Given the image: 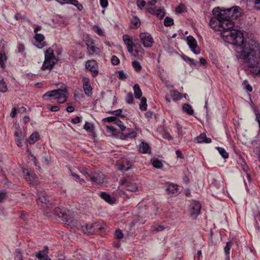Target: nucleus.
<instances>
[{
	"instance_id": "1a4fd4ad",
	"label": "nucleus",
	"mask_w": 260,
	"mask_h": 260,
	"mask_svg": "<svg viewBox=\"0 0 260 260\" xmlns=\"http://www.w3.org/2000/svg\"><path fill=\"white\" fill-rule=\"evenodd\" d=\"M92 235L99 234L103 236L106 233L107 225L105 224L94 222L92 223Z\"/></svg>"
},
{
	"instance_id": "9b49d317",
	"label": "nucleus",
	"mask_w": 260,
	"mask_h": 260,
	"mask_svg": "<svg viewBox=\"0 0 260 260\" xmlns=\"http://www.w3.org/2000/svg\"><path fill=\"white\" fill-rule=\"evenodd\" d=\"M122 185H124L126 189L131 191H136L138 188L137 184L132 181L129 177H127L121 180Z\"/></svg>"
},
{
	"instance_id": "393cba45",
	"label": "nucleus",
	"mask_w": 260,
	"mask_h": 260,
	"mask_svg": "<svg viewBox=\"0 0 260 260\" xmlns=\"http://www.w3.org/2000/svg\"><path fill=\"white\" fill-rule=\"evenodd\" d=\"M45 58L54 61L55 60H57L55 57L53 49L50 48L47 49L46 50L45 53Z\"/></svg>"
},
{
	"instance_id": "aec40b11",
	"label": "nucleus",
	"mask_w": 260,
	"mask_h": 260,
	"mask_svg": "<svg viewBox=\"0 0 260 260\" xmlns=\"http://www.w3.org/2000/svg\"><path fill=\"white\" fill-rule=\"evenodd\" d=\"M166 191H167L168 193H171L175 194V196L177 195L180 192L178 186L172 183L169 184L168 185L166 189Z\"/></svg>"
},
{
	"instance_id": "0eeeda50",
	"label": "nucleus",
	"mask_w": 260,
	"mask_h": 260,
	"mask_svg": "<svg viewBox=\"0 0 260 260\" xmlns=\"http://www.w3.org/2000/svg\"><path fill=\"white\" fill-rule=\"evenodd\" d=\"M217 25V30L221 31L225 29L232 28L234 26V23L230 19H224L223 20H218L214 24L216 27Z\"/></svg>"
},
{
	"instance_id": "f257e3e1",
	"label": "nucleus",
	"mask_w": 260,
	"mask_h": 260,
	"mask_svg": "<svg viewBox=\"0 0 260 260\" xmlns=\"http://www.w3.org/2000/svg\"><path fill=\"white\" fill-rule=\"evenodd\" d=\"M232 34H229V37L235 39L233 43L230 44L237 46L240 49V58L243 60L244 63H247L249 67H253L258 64L260 59L257 56L255 49L250 46L249 43L244 41L243 34L240 30L236 29H231Z\"/></svg>"
},
{
	"instance_id": "13d9d810",
	"label": "nucleus",
	"mask_w": 260,
	"mask_h": 260,
	"mask_svg": "<svg viewBox=\"0 0 260 260\" xmlns=\"http://www.w3.org/2000/svg\"><path fill=\"white\" fill-rule=\"evenodd\" d=\"M66 208H60L59 207H57L54 209L55 213L56 215H57L59 217H60L61 214L62 213L63 211Z\"/></svg>"
},
{
	"instance_id": "6e6552de",
	"label": "nucleus",
	"mask_w": 260,
	"mask_h": 260,
	"mask_svg": "<svg viewBox=\"0 0 260 260\" xmlns=\"http://www.w3.org/2000/svg\"><path fill=\"white\" fill-rule=\"evenodd\" d=\"M85 68L90 71L93 77H95L99 74L98 63L95 60L87 61L85 63Z\"/></svg>"
},
{
	"instance_id": "a878e982",
	"label": "nucleus",
	"mask_w": 260,
	"mask_h": 260,
	"mask_svg": "<svg viewBox=\"0 0 260 260\" xmlns=\"http://www.w3.org/2000/svg\"><path fill=\"white\" fill-rule=\"evenodd\" d=\"M233 241H230L226 243L224 247V252L225 254V260H230V253L231 248L233 245Z\"/></svg>"
},
{
	"instance_id": "6ab92c4d",
	"label": "nucleus",
	"mask_w": 260,
	"mask_h": 260,
	"mask_svg": "<svg viewBox=\"0 0 260 260\" xmlns=\"http://www.w3.org/2000/svg\"><path fill=\"white\" fill-rule=\"evenodd\" d=\"M194 141L198 143H210L212 142V140L211 138H207L206 135L205 133H202L200 134L199 136L195 138Z\"/></svg>"
},
{
	"instance_id": "864d4df0",
	"label": "nucleus",
	"mask_w": 260,
	"mask_h": 260,
	"mask_svg": "<svg viewBox=\"0 0 260 260\" xmlns=\"http://www.w3.org/2000/svg\"><path fill=\"white\" fill-rule=\"evenodd\" d=\"M118 78L120 80H124L127 78V75L125 74L122 70L118 71Z\"/></svg>"
},
{
	"instance_id": "69168bd1",
	"label": "nucleus",
	"mask_w": 260,
	"mask_h": 260,
	"mask_svg": "<svg viewBox=\"0 0 260 260\" xmlns=\"http://www.w3.org/2000/svg\"><path fill=\"white\" fill-rule=\"evenodd\" d=\"M70 171H71V175L73 177H74L76 179H78L80 181V182H84L83 179H80V177L78 174L73 172L71 170H70Z\"/></svg>"
},
{
	"instance_id": "cd10ccee",
	"label": "nucleus",
	"mask_w": 260,
	"mask_h": 260,
	"mask_svg": "<svg viewBox=\"0 0 260 260\" xmlns=\"http://www.w3.org/2000/svg\"><path fill=\"white\" fill-rule=\"evenodd\" d=\"M135 97L139 99L142 95V92L140 89V86L138 84L134 85L133 87Z\"/></svg>"
},
{
	"instance_id": "b1692460",
	"label": "nucleus",
	"mask_w": 260,
	"mask_h": 260,
	"mask_svg": "<svg viewBox=\"0 0 260 260\" xmlns=\"http://www.w3.org/2000/svg\"><path fill=\"white\" fill-rule=\"evenodd\" d=\"M139 150L142 153H147L150 152V147L148 143L142 142L140 145Z\"/></svg>"
},
{
	"instance_id": "4468645a",
	"label": "nucleus",
	"mask_w": 260,
	"mask_h": 260,
	"mask_svg": "<svg viewBox=\"0 0 260 260\" xmlns=\"http://www.w3.org/2000/svg\"><path fill=\"white\" fill-rule=\"evenodd\" d=\"M147 12L151 14L156 15L159 19H162L166 14L164 8H159L155 10L154 8L150 7L147 9Z\"/></svg>"
},
{
	"instance_id": "5701e85b",
	"label": "nucleus",
	"mask_w": 260,
	"mask_h": 260,
	"mask_svg": "<svg viewBox=\"0 0 260 260\" xmlns=\"http://www.w3.org/2000/svg\"><path fill=\"white\" fill-rule=\"evenodd\" d=\"M84 129L87 131L93 137H95V134L94 131V126L92 124L86 122L84 126Z\"/></svg>"
},
{
	"instance_id": "c9c22d12",
	"label": "nucleus",
	"mask_w": 260,
	"mask_h": 260,
	"mask_svg": "<svg viewBox=\"0 0 260 260\" xmlns=\"http://www.w3.org/2000/svg\"><path fill=\"white\" fill-rule=\"evenodd\" d=\"M217 150L218 151V152L219 154L222 156L223 158L224 159L228 158L229 157V154L228 153L225 151V150L222 147H217L216 148Z\"/></svg>"
},
{
	"instance_id": "3c124183",
	"label": "nucleus",
	"mask_w": 260,
	"mask_h": 260,
	"mask_svg": "<svg viewBox=\"0 0 260 260\" xmlns=\"http://www.w3.org/2000/svg\"><path fill=\"white\" fill-rule=\"evenodd\" d=\"M115 238L117 239H121L123 236V234L121 230L120 229L116 230L114 234Z\"/></svg>"
},
{
	"instance_id": "c03bdc74",
	"label": "nucleus",
	"mask_w": 260,
	"mask_h": 260,
	"mask_svg": "<svg viewBox=\"0 0 260 260\" xmlns=\"http://www.w3.org/2000/svg\"><path fill=\"white\" fill-rule=\"evenodd\" d=\"M15 260H23L22 252L20 249L18 248L15 250Z\"/></svg>"
},
{
	"instance_id": "473e14b6",
	"label": "nucleus",
	"mask_w": 260,
	"mask_h": 260,
	"mask_svg": "<svg viewBox=\"0 0 260 260\" xmlns=\"http://www.w3.org/2000/svg\"><path fill=\"white\" fill-rule=\"evenodd\" d=\"M137 136V133L135 131H132L128 134H122L121 136V139H127V138H135Z\"/></svg>"
},
{
	"instance_id": "09e8293b",
	"label": "nucleus",
	"mask_w": 260,
	"mask_h": 260,
	"mask_svg": "<svg viewBox=\"0 0 260 260\" xmlns=\"http://www.w3.org/2000/svg\"><path fill=\"white\" fill-rule=\"evenodd\" d=\"M153 166L156 169H161L163 167V164L159 160L156 159L153 162Z\"/></svg>"
},
{
	"instance_id": "f8f14e48",
	"label": "nucleus",
	"mask_w": 260,
	"mask_h": 260,
	"mask_svg": "<svg viewBox=\"0 0 260 260\" xmlns=\"http://www.w3.org/2000/svg\"><path fill=\"white\" fill-rule=\"evenodd\" d=\"M186 41L188 45L190 48L192 52L195 54H198L200 53V49L198 46L196 40L192 36H188L186 38Z\"/></svg>"
},
{
	"instance_id": "79ce46f5",
	"label": "nucleus",
	"mask_w": 260,
	"mask_h": 260,
	"mask_svg": "<svg viewBox=\"0 0 260 260\" xmlns=\"http://www.w3.org/2000/svg\"><path fill=\"white\" fill-rule=\"evenodd\" d=\"M123 40L125 44L127 46L131 45V44H132L133 41L132 40L129 38V37L128 35H123Z\"/></svg>"
},
{
	"instance_id": "f03ea898",
	"label": "nucleus",
	"mask_w": 260,
	"mask_h": 260,
	"mask_svg": "<svg viewBox=\"0 0 260 260\" xmlns=\"http://www.w3.org/2000/svg\"><path fill=\"white\" fill-rule=\"evenodd\" d=\"M239 10H240V8L238 6L233 7L225 10H221L219 7L215 8L212 11L213 15L215 17L211 19L210 21V26L215 29L216 26H214V24L216 21L218 20L230 19L233 16L231 13H237L239 12Z\"/></svg>"
},
{
	"instance_id": "bb28decb",
	"label": "nucleus",
	"mask_w": 260,
	"mask_h": 260,
	"mask_svg": "<svg viewBox=\"0 0 260 260\" xmlns=\"http://www.w3.org/2000/svg\"><path fill=\"white\" fill-rule=\"evenodd\" d=\"M40 139V136L38 132H35L33 133L28 139V142L30 144H34L36 142Z\"/></svg>"
},
{
	"instance_id": "de8ad7c7",
	"label": "nucleus",
	"mask_w": 260,
	"mask_h": 260,
	"mask_svg": "<svg viewBox=\"0 0 260 260\" xmlns=\"http://www.w3.org/2000/svg\"><path fill=\"white\" fill-rule=\"evenodd\" d=\"M72 5L76 7L78 10L79 11H81L83 9V6L82 4H80L77 0H73Z\"/></svg>"
},
{
	"instance_id": "0e129e2a",
	"label": "nucleus",
	"mask_w": 260,
	"mask_h": 260,
	"mask_svg": "<svg viewBox=\"0 0 260 260\" xmlns=\"http://www.w3.org/2000/svg\"><path fill=\"white\" fill-rule=\"evenodd\" d=\"M81 122V118L80 117L77 116L72 119V122L74 124H77Z\"/></svg>"
},
{
	"instance_id": "7ed1b4c3",
	"label": "nucleus",
	"mask_w": 260,
	"mask_h": 260,
	"mask_svg": "<svg viewBox=\"0 0 260 260\" xmlns=\"http://www.w3.org/2000/svg\"><path fill=\"white\" fill-rule=\"evenodd\" d=\"M68 93L66 89H58L47 92L43 95V99L45 101L56 100L59 103H63L67 100Z\"/></svg>"
},
{
	"instance_id": "20e7f679",
	"label": "nucleus",
	"mask_w": 260,
	"mask_h": 260,
	"mask_svg": "<svg viewBox=\"0 0 260 260\" xmlns=\"http://www.w3.org/2000/svg\"><path fill=\"white\" fill-rule=\"evenodd\" d=\"M88 177L92 183L96 184H102L105 182V176L102 173L93 172L90 171L87 173Z\"/></svg>"
},
{
	"instance_id": "49530a36",
	"label": "nucleus",
	"mask_w": 260,
	"mask_h": 260,
	"mask_svg": "<svg viewBox=\"0 0 260 260\" xmlns=\"http://www.w3.org/2000/svg\"><path fill=\"white\" fill-rule=\"evenodd\" d=\"M132 66L135 69V71L137 72H139L142 69V67L140 63H139V62L137 61H133Z\"/></svg>"
},
{
	"instance_id": "4c0bfd02",
	"label": "nucleus",
	"mask_w": 260,
	"mask_h": 260,
	"mask_svg": "<svg viewBox=\"0 0 260 260\" xmlns=\"http://www.w3.org/2000/svg\"><path fill=\"white\" fill-rule=\"evenodd\" d=\"M108 113L114 114L116 116V117L119 116L122 118L125 117L124 115L122 114V109H119L117 110L109 111L108 112Z\"/></svg>"
},
{
	"instance_id": "2eb2a0df",
	"label": "nucleus",
	"mask_w": 260,
	"mask_h": 260,
	"mask_svg": "<svg viewBox=\"0 0 260 260\" xmlns=\"http://www.w3.org/2000/svg\"><path fill=\"white\" fill-rule=\"evenodd\" d=\"M86 45L90 54H96L99 52V48L95 46L94 42L92 39L88 38L86 40Z\"/></svg>"
},
{
	"instance_id": "4be33fe9",
	"label": "nucleus",
	"mask_w": 260,
	"mask_h": 260,
	"mask_svg": "<svg viewBox=\"0 0 260 260\" xmlns=\"http://www.w3.org/2000/svg\"><path fill=\"white\" fill-rule=\"evenodd\" d=\"M38 202H41L47 205L49 204V201L48 197L45 192H41L38 194V197L37 199Z\"/></svg>"
},
{
	"instance_id": "c85d7f7f",
	"label": "nucleus",
	"mask_w": 260,
	"mask_h": 260,
	"mask_svg": "<svg viewBox=\"0 0 260 260\" xmlns=\"http://www.w3.org/2000/svg\"><path fill=\"white\" fill-rule=\"evenodd\" d=\"M255 51H256V54H257V56L258 57H259L260 59V51L257 52L256 49H255ZM245 63L247 65V66L249 68H252L253 69V70L252 71V73H255L256 75H258V76L260 77V67L258 69H257V66L260 63V61L258 64H256V66H255V67H249L247 63Z\"/></svg>"
},
{
	"instance_id": "bf43d9fd",
	"label": "nucleus",
	"mask_w": 260,
	"mask_h": 260,
	"mask_svg": "<svg viewBox=\"0 0 260 260\" xmlns=\"http://www.w3.org/2000/svg\"><path fill=\"white\" fill-rule=\"evenodd\" d=\"M146 4L147 3L144 0H137V6L140 9L143 8Z\"/></svg>"
},
{
	"instance_id": "603ef678",
	"label": "nucleus",
	"mask_w": 260,
	"mask_h": 260,
	"mask_svg": "<svg viewBox=\"0 0 260 260\" xmlns=\"http://www.w3.org/2000/svg\"><path fill=\"white\" fill-rule=\"evenodd\" d=\"M117 118L116 116H110L108 117H106L103 119V121L105 122H116V120H117Z\"/></svg>"
},
{
	"instance_id": "338daca9",
	"label": "nucleus",
	"mask_w": 260,
	"mask_h": 260,
	"mask_svg": "<svg viewBox=\"0 0 260 260\" xmlns=\"http://www.w3.org/2000/svg\"><path fill=\"white\" fill-rule=\"evenodd\" d=\"M60 109V107L58 106H52L49 108V110L52 112L58 111Z\"/></svg>"
},
{
	"instance_id": "f704fd0d",
	"label": "nucleus",
	"mask_w": 260,
	"mask_h": 260,
	"mask_svg": "<svg viewBox=\"0 0 260 260\" xmlns=\"http://www.w3.org/2000/svg\"><path fill=\"white\" fill-rule=\"evenodd\" d=\"M171 96L174 101H178L181 99V93L176 90L171 91Z\"/></svg>"
},
{
	"instance_id": "2f4dec72",
	"label": "nucleus",
	"mask_w": 260,
	"mask_h": 260,
	"mask_svg": "<svg viewBox=\"0 0 260 260\" xmlns=\"http://www.w3.org/2000/svg\"><path fill=\"white\" fill-rule=\"evenodd\" d=\"M82 231L87 235H92V224H86L82 226Z\"/></svg>"
},
{
	"instance_id": "39448f33",
	"label": "nucleus",
	"mask_w": 260,
	"mask_h": 260,
	"mask_svg": "<svg viewBox=\"0 0 260 260\" xmlns=\"http://www.w3.org/2000/svg\"><path fill=\"white\" fill-rule=\"evenodd\" d=\"M70 211L65 209L61 214L60 217L63 222L71 227L75 226L77 224V220L73 219L70 214Z\"/></svg>"
},
{
	"instance_id": "a19ab883",
	"label": "nucleus",
	"mask_w": 260,
	"mask_h": 260,
	"mask_svg": "<svg viewBox=\"0 0 260 260\" xmlns=\"http://www.w3.org/2000/svg\"><path fill=\"white\" fill-rule=\"evenodd\" d=\"M164 24L165 26H171L174 24V20L170 17H166L164 19Z\"/></svg>"
},
{
	"instance_id": "a211bd4d",
	"label": "nucleus",
	"mask_w": 260,
	"mask_h": 260,
	"mask_svg": "<svg viewBox=\"0 0 260 260\" xmlns=\"http://www.w3.org/2000/svg\"><path fill=\"white\" fill-rule=\"evenodd\" d=\"M231 29H225L223 30H221L220 35L222 39L226 42L228 43H233L235 39H232V37H229V34H232V32L231 31Z\"/></svg>"
},
{
	"instance_id": "72a5a7b5",
	"label": "nucleus",
	"mask_w": 260,
	"mask_h": 260,
	"mask_svg": "<svg viewBox=\"0 0 260 260\" xmlns=\"http://www.w3.org/2000/svg\"><path fill=\"white\" fill-rule=\"evenodd\" d=\"M147 99L145 97H143L139 104V108L141 111H145L147 110Z\"/></svg>"
},
{
	"instance_id": "dca6fc26",
	"label": "nucleus",
	"mask_w": 260,
	"mask_h": 260,
	"mask_svg": "<svg viewBox=\"0 0 260 260\" xmlns=\"http://www.w3.org/2000/svg\"><path fill=\"white\" fill-rule=\"evenodd\" d=\"M34 38L36 40L35 46L38 48L42 49L46 45L45 42L43 41L45 39V37L43 35L37 34L35 35Z\"/></svg>"
},
{
	"instance_id": "e433bc0d",
	"label": "nucleus",
	"mask_w": 260,
	"mask_h": 260,
	"mask_svg": "<svg viewBox=\"0 0 260 260\" xmlns=\"http://www.w3.org/2000/svg\"><path fill=\"white\" fill-rule=\"evenodd\" d=\"M131 22V23L134 25L135 27L134 28H138L140 26L141 23L140 19L137 16H133Z\"/></svg>"
},
{
	"instance_id": "412c9836",
	"label": "nucleus",
	"mask_w": 260,
	"mask_h": 260,
	"mask_svg": "<svg viewBox=\"0 0 260 260\" xmlns=\"http://www.w3.org/2000/svg\"><path fill=\"white\" fill-rule=\"evenodd\" d=\"M100 197L102 199L110 204H113L116 202L115 197H112L110 194L105 192H102L100 194Z\"/></svg>"
},
{
	"instance_id": "774afa93",
	"label": "nucleus",
	"mask_w": 260,
	"mask_h": 260,
	"mask_svg": "<svg viewBox=\"0 0 260 260\" xmlns=\"http://www.w3.org/2000/svg\"><path fill=\"white\" fill-rule=\"evenodd\" d=\"M6 197V192L3 190L0 192V202H3V200Z\"/></svg>"
},
{
	"instance_id": "8fccbe9b",
	"label": "nucleus",
	"mask_w": 260,
	"mask_h": 260,
	"mask_svg": "<svg viewBox=\"0 0 260 260\" xmlns=\"http://www.w3.org/2000/svg\"><path fill=\"white\" fill-rule=\"evenodd\" d=\"M126 102L128 104H132L134 101V98L132 92H128L125 97Z\"/></svg>"
},
{
	"instance_id": "c756f323",
	"label": "nucleus",
	"mask_w": 260,
	"mask_h": 260,
	"mask_svg": "<svg viewBox=\"0 0 260 260\" xmlns=\"http://www.w3.org/2000/svg\"><path fill=\"white\" fill-rule=\"evenodd\" d=\"M182 109L184 112L190 115H193L194 113L191 106L188 104H185L182 107Z\"/></svg>"
},
{
	"instance_id": "5fc2aeb1",
	"label": "nucleus",
	"mask_w": 260,
	"mask_h": 260,
	"mask_svg": "<svg viewBox=\"0 0 260 260\" xmlns=\"http://www.w3.org/2000/svg\"><path fill=\"white\" fill-rule=\"evenodd\" d=\"M111 61L113 65H118L120 62L119 59L115 55L112 56Z\"/></svg>"
},
{
	"instance_id": "7c9ffc66",
	"label": "nucleus",
	"mask_w": 260,
	"mask_h": 260,
	"mask_svg": "<svg viewBox=\"0 0 260 260\" xmlns=\"http://www.w3.org/2000/svg\"><path fill=\"white\" fill-rule=\"evenodd\" d=\"M48 247L45 246L43 250L40 251L38 253L36 254V256L37 258H44L45 256H48Z\"/></svg>"
},
{
	"instance_id": "ea45409f",
	"label": "nucleus",
	"mask_w": 260,
	"mask_h": 260,
	"mask_svg": "<svg viewBox=\"0 0 260 260\" xmlns=\"http://www.w3.org/2000/svg\"><path fill=\"white\" fill-rule=\"evenodd\" d=\"M176 132L178 135V137L180 138L184 135V133L183 131L182 126L179 124H176Z\"/></svg>"
},
{
	"instance_id": "e2e57ef3",
	"label": "nucleus",
	"mask_w": 260,
	"mask_h": 260,
	"mask_svg": "<svg viewBox=\"0 0 260 260\" xmlns=\"http://www.w3.org/2000/svg\"><path fill=\"white\" fill-rule=\"evenodd\" d=\"M100 5L103 8H106L108 6V0H100Z\"/></svg>"
},
{
	"instance_id": "f3484780",
	"label": "nucleus",
	"mask_w": 260,
	"mask_h": 260,
	"mask_svg": "<svg viewBox=\"0 0 260 260\" xmlns=\"http://www.w3.org/2000/svg\"><path fill=\"white\" fill-rule=\"evenodd\" d=\"M58 60H49L45 58V60L43 62V64L41 67V69L43 70H51L53 67L54 66L57 62Z\"/></svg>"
},
{
	"instance_id": "680f3d73",
	"label": "nucleus",
	"mask_w": 260,
	"mask_h": 260,
	"mask_svg": "<svg viewBox=\"0 0 260 260\" xmlns=\"http://www.w3.org/2000/svg\"><path fill=\"white\" fill-rule=\"evenodd\" d=\"M18 52L22 54L24 53L25 47L23 44H19L18 46Z\"/></svg>"
},
{
	"instance_id": "58836bf2",
	"label": "nucleus",
	"mask_w": 260,
	"mask_h": 260,
	"mask_svg": "<svg viewBox=\"0 0 260 260\" xmlns=\"http://www.w3.org/2000/svg\"><path fill=\"white\" fill-rule=\"evenodd\" d=\"M7 57L5 53L4 54L0 53V67L1 68L4 69L5 68V62L7 60Z\"/></svg>"
},
{
	"instance_id": "9d476101",
	"label": "nucleus",
	"mask_w": 260,
	"mask_h": 260,
	"mask_svg": "<svg viewBox=\"0 0 260 260\" xmlns=\"http://www.w3.org/2000/svg\"><path fill=\"white\" fill-rule=\"evenodd\" d=\"M141 41L144 47H150L154 42L151 35L148 32H142L140 34Z\"/></svg>"
},
{
	"instance_id": "37998d69",
	"label": "nucleus",
	"mask_w": 260,
	"mask_h": 260,
	"mask_svg": "<svg viewBox=\"0 0 260 260\" xmlns=\"http://www.w3.org/2000/svg\"><path fill=\"white\" fill-rule=\"evenodd\" d=\"M106 128L108 132L111 133L112 135L114 136H117L118 132L117 129L114 126L111 125H107L106 126Z\"/></svg>"
},
{
	"instance_id": "423d86ee",
	"label": "nucleus",
	"mask_w": 260,
	"mask_h": 260,
	"mask_svg": "<svg viewBox=\"0 0 260 260\" xmlns=\"http://www.w3.org/2000/svg\"><path fill=\"white\" fill-rule=\"evenodd\" d=\"M189 207L190 214L195 219L200 214L201 205L198 201L192 200L190 202Z\"/></svg>"
},
{
	"instance_id": "052dcab7",
	"label": "nucleus",
	"mask_w": 260,
	"mask_h": 260,
	"mask_svg": "<svg viewBox=\"0 0 260 260\" xmlns=\"http://www.w3.org/2000/svg\"><path fill=\"white\" fill-rule=\"evenodd\" d=\"M31 160L34 161L35 165H36V167H38L37 169H39V170H40L41 169V167L39 165V161L37 160L35 156L34 155V154H31Z\"/></svg>"
},
{
	"instance_id": "ddd939ff",
	"label": "nucleus",
	"mask_w": 260,
	"mask_h": 260,
	"mask_svg": "<svg viewBox=\"0 0 260 260\" xmlns=\"http://www.w3.org/2000/svg\"><path fill=\"white\" fill-rule=\"evenodd\" d=\"M83 88L86 95L91 97L92 95V88L88 78L83 76L82 77Z\"/></svg>"
},
{
	"instance_id": "a18cd8bd",
	"label": "nucleus",
	"mask_w": 260,
	"mask_h": 260,
	"mask_svg": "<svg viewBox=\"0 0 260 260\" xmlns=\"http://www.w3.org/2000/svg\"><path fill=\"white\" fill-rule=\"evenodd\" d=\"M7 90V87L4 80H0V91L6 92Z\"/></svg>"
},
{
	"instance_id": "6e6d98bb",
	"label": "nucleus",
	"mask_w": 260,
	"mask_h": 260,
	"mask_svg": "<svg viewBox=\"0 0 260 260\" xmlns=\"http://www.w3.org/2000/svg\"><path fill=\"white\" fill-rule=\"evenodd\" d=\"M115 124L119 127L121 131H124L126 128V127L123 124V122L119 119H117Z\"/></svg>"
},
{
	"instance_id": "4d7b16f0",
	"label": "nucleus",
	"mask_w": 260,
	"mask_h": 260,
	"mask_svg": "<svg viewBox=\"0 0 260 260\" xmlns=\"http://www.w3.org/2000/svg\"><path fill=\"white\" fill-rule=\"evenodd\" d=\"M94 29L95 32H96L99 36H104V32L100 27L98 26H94Z\"/></svg>"
}]
</instances>
